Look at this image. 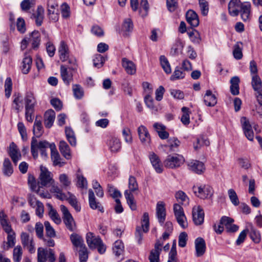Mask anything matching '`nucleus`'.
I'll list each match as a JSON object with an SVG mask.
<instances>
[{"label": "nucleus", "instance_id": "f257e3e1", "mask_svg": "<svg viewBox=\"0 0 262 262\" xmlns=\"http://www.w3.org/2000/svg\"><path fill=\"white\" fill-rule=\"evenodd\" d=\"M24 100L26 119L28 122H32L33 120L34 107L36 104V100L33 93L31 92H27Z\"/></svg>", "mask_w": 262, "mask_h": 262}, {"label": "nucleus", "instance_id": "f03ea898", "mask_svg": "<svg viewBox=\"0 0 262 262\" xmlns=\"http://www.w3.org/2000/svg\"><path fill=\"white\" fill-rule=\"evenodd\" d=\"M149 215L147 212H144L142 220L141 227H137L135 232V237L138 243L141 244L143 240V232H147L149 230Z\"/></svg>", "mask_w": 262, "mask_h": 262}, {"label": "nucleus", "instance_id": "7ed1b4c3", "mask_svg": "<svg viewBox=\"0 0 262 262\" xmlns=\"http://www.w3.org/2000/svg\"><path fill=\"white\" fill-rule=\"evenodd\" d=\"M51 145V144L45 140L38 142L36 138L33 137L31 143V151L32 156L34 159H36L38 157V149L40 151L43 152V149H47L49 147L50 148Z\"/></svg>", "mask_w": 262, "mask_h": 262}, {"label": "nucleus", "instance_id": "20e7f679", "mask_svg": "<svg viewBox=\"0 0 262 262\" xmlns=\"http://www.w3.org/2000/svg\"><path fill=\"white\" fill-rule=\"evenodd\" d=\"M60 210L62 213V219L66 227L71 231L76 229V223L68 208L64 205L60 206Z\"/></svg>", "mask_w": 262, "mask_h": 262}, {"label": "nucleus", "instance_id": "39448f33", "mask_svg": "<svg viewBox=\"0 0 262 262\" xmlns=\"http://www.w3.org/2000/svg\"><path fill=\"white\" fill-rule=\"evenodd\" d=\"M47 259L49 262H55L56 257L54 250L52 249L39 248L37 250L38 262H46Z\"/></svg>", "mask_w": 262, "mask_h": 262}, {"label": "nucleus", "instance_id": "423d86ee", "mask_svg": "<svg viewBox=\"0 0 262 262\" xmlns=\"http://www.w3.org/2000/svg\"><path fill=\"white\" fill-rule=\"evenodd\" d=\"M184 161V158L181 155L178 154L169 155L164 161V164L167 168H176L182 165Z\"/></svg>", "mask_w": 262, "mask_h": 262}, {"label": "nucleus", "instance_id": "0eeeda50", "mask_svg": "<svg viewBox=\"0 0 262 262\" xmlns=\"http://www.w3.org/2000/svg\"><path fill=\"white\" fill-rule=\"evenodd\" d=\"M39 179L38 185L45 187H49L55 181L51 172L42 166H40Z\"/></svg>", "mask_w": 262, "mask_h": 262}, {"label": "nucleus", "instance_id": "6e6552de", "mask_svg": "<svg viewBox=\"0 0 262 262\" xmlns=\"http://www.w3.org/2000/svg\"><path fill=\"white\" fill-rule=\"evenodd\" d=\"M173 212L179 225L183 229L187 228L188 223L182 206L178 204H174Z\"/></svg>", "mask_w": 262, "mask_h": 262}, {"label": "nucleus", "instance_id": "1a4fd4ad", "mask_svg": "<svg viewBox=\"0 0 262 262\" xmlns=\"http://www.w3.org/2000/svg\"><path fill=\"white\" fill-rule=\"evenodd\" d=\"M194 193L202 199L211 197L213 195V189L209 185L194 186L193 187Z\"/></svg>", "mask_w": 262, "mask_h": 262}, {"label": "nucleus", "instance_id": "9d476101", "mask_svg": "<svg viewBox=\"0 0 262 262\" xmlns=\"http://www.w3.org/2000/svg\"><path fill=\"white\" fill-rule=\"evenodd\" d=\"M192 218L195 225H201L204 223V212L200 206H195L192 209Z\"/></svg>", "mask_w": 262, "mask_h": 262}, {"label": "nucleus", "instance_id": "9b49d317", "mask_svg": "<svg viewBox=\"0 0 262 262\" xmlns=\"http://www.w3.org/2000/svg\"><path fill=\"white\" fill-rule=\"evenodd\" d=\"M137 132L141 142L145 145H149L151 138L147 128L141 125L138 127Z\"/></svg>", "mask_w": 262, "mask_h": 262}, {"label": "nucleus", "instance_id": "f8f14e48", "mask_svg": "<svg viewBox=\"0 0 262 262\" xmlns=\"http://www.w3.org/2000/svg\"><path fill=\"white\" fill-rule=\"evenodd\" d=\"M188 166L190 170L198 174L203 173L205 170L204 163L198 160H192L188 163Z\"/></svg>", "mask_w": 262, "mask_h": 262}, {"label": "nucleus", "instance_id": "ddd939ff", "mask_svg": "<svg viewBox=\"0 0 262 262\" xmlns=\"http://www.w3.org/2000/svg\"><path fill=\"white\" fill-rule=\"evenodd\" d=\"M148 157L155 171L159 173L162 172L163 170V165L159 156L155 153L151 152L149 153Z\"/></svg>", "mask_w": 262, "mask_h": 262}, {"label": "nucleus", "instance_id": "4468645a", "mask_svg": "<svg viewBox=\"0 0 262 262\" xmlns=\"http://www.w3.org/2000/svg\"><path fill=\"white\" fill-rule=\"evenodd\" d=\"M106 144L112 152H117L121 149V143L116 137L111 136L108 139Z\"/></svg>", "mask_w": 262, "mask_h": 262}, {"label": "nucleus", "instance_id": "2eb2a0df", "mask_svg": "<svg viewBox=\"0 0 262 262\" xmlns=\"http://www.w3.org/2000/svg\"><path fill=\"white\" fill-rule=\"evenodd\" d=\"M21 243L24 247L27 248L30 253L34 252V247L33 238L25 232H23L20 235Z\"/></svg>", "mask_w": 262, "mask_h": 262}, {"label": "nucleus", "instance_id": "dca6fc26", "mask_svg": "<svg viewBox=\"0 0 262 262\" xmlns=\"http://www.w3.org/2000/svg\"><path fill=\"white\" fill-rule=\"evenodd\" d=\"M156 215L158 221L162 225L165 221L166 209L164 202H158L156 206Z\"/></svg>", "mask_w": 262, "mask_h": 262}, {"label": "nucleus", "instance_id": "f3484780", "mask_svg": "<svg viewBox=\"0 0 262 262\" xmlns=\"http://www.w3.org/2000/svg\"><path fill=\"white\" fill-rule=\"evenodd\" d=\"M233 221L234 220L232 219L225 216L221 219L220 224H224L228 232H235L238 230V226L232 224Z\"/></svg>", "mask_w": 262, "mask_h": 262}, {"label": "nucleus", "instance_id": "a211bd4d", "mask_svg": "<svg viewBox=\"0 0 262 262\" xmlns=\"http://www.w3.org/2000/svg\"><path fill=\"white\" fill-rule=\"evenodd\" d=\"M86 243L91 249H96L98 244L101 243V239L95 236L92 232H88L86 235Z\"/></svg>", "mask_w": 262, "mask_h": 262}, {"label": "nucleus", "instance_id": "6ab92c4d", "mask_svg": "<svg viewBox=\"0 0 262 262\" xmlns=\"http://www.w3.org/2000/svg\"><path fill=\"white\" fill-rule=\"evenodd\" d=\"M243 3L239 0H231L228 4V10L232 16H237Z\"/></svg>", "mask_w": 262, "mask_h": 262}, {"label": "nucleus", "instance_id": "aec40b11", "mask_svg": "<svg viewBox=\"0 0 262 262\" xmlns=\"http://www.w3.org/2000/svg\"><path fill=\"white\" fill-rule=\"evenodd\" d=\"M195 249L196 256L200 257L202 256L206 251V243L205 240L202 237H198L195 240Z\"/></svg>", "mask_w": 262, "mask_h": 262}, {"label": "nucleus", "instance_id": "412c9836", "mask_svg": "<svg viewBox=\"0 0 262 262\" xmlns=\"http://www.w3.org/2000/svg\"><path fill=\"white\" fill-rule=\"evenodd\" d=\"M58 53L60 59L62 61H65L69 59V49L67 44L64 41H61L58 48Z\"/></svg>", "mask_w": 262, "mask_h": 262}, {"label": "nucleus", "instance_id": "4be33fe9", "mask_svg": "<svg viewBox=\"0 0 262 262\" xmlns=\"http://www.w3.org/2000/svg\"><path fill=\"white\" fill-rule=\"evenodd\" d=\"M251 4L248 2L243 3L239 9L241 18L244 21H247L250 18Z\"/></svg>", "mask_w": 262, "mask_h": 262}, {"label": "nucleus", "instance_id": "5701e85b", "mask_svg": "<svg viewBox=\"0 0 262 262\" xmlns=\"http://www.w3.org/2000/svg\"><path fill=\"white\" fill-rule=\"evenodd\" d=\"M187 23L192 27H196L199 24V20L197 14L193 10L188 11L186 14Z\"/></svg>", "mask_w": 262, "mask_h": 262}, {"label": "nucleus", "instance_id": "b1692460", "mask_svg": "<svg viewBox=\"0 0 262 262\" xmlns=\"http://www.w3.org/2000/svg\"><path fill=\"white\" fill-rule=\"evenodd\" d=\"M50 186L51 187L50 192L54 193L57 199L61 200H66L67 195L62 192V188L56 184L55 181Z\"/></svg>", "mask_w": 262, "mask_h": 262}, {"label": "nucleus", "instance_id": "393cba45", "mask_svg": "<svg viewBox=\"0 0 262 262\" xmlns=\"http://www.w3.org/2000/svg\"><path fill=\"white\" fill-rule=\"evenodd\" d=\"M89 201L92 209H98L102 212H103V207L99 202H96L94 192L91 189L89 190Z\"/></svg>", "mask_w": 262, "mask_h": 262}, {"label": "nucleus", "instance_id": "a878e982", "mask_svg": "<svg viewBox=\"0 0 262 262\" xmlns=\"http://www.w3.org/2000/svg\"><path fill=\"white\" fill-rule=\"evenodd\" d=\"M55 118V113L52 110L47 111L44 115V124L47 128L52 126Z\"/></svg>", "mask_w": 262, "mask_h": 262}, {"label": "nucleus", "instance_id": "bb28decb", "mask_svg": "<svg viewBox=\"0 0 262 262\" xmlns=\"http://www.w3.org/2000/svg\"><path fill=\"white\" fill-rule=\"evenodd\" d=\"M60 75L64 84L69 85L73 80V74L63 66L60 67Z\"/></svg>", "mask_w": 262, "mask_h": 262}, {"label": "nucleus", "instance_id": "cd10ccee", "mask_svg": "<svg viewBox=\"0 0 262 262\" xmlns=\"http://www.w3.org/2000/svg\"><path fill=\"white\" fill-rule=\"evenodd\" d=\"M31 18L35 19L37 26H41L44 18L43 7L41 6H38L36 12L32 14Z\"/></svg>", "mask_w": 262, "mask_h": 262}, {"label": "nucleus", "instance_id": "c85d7f7f", "mask_svg": "<svg viewBox=\"0 0 262 262\" xmlns=\"http://www.w3.org/2000/svg\"><path fill=\"white\" fill-rule=\"evenodd\" d=\"M51 151V159L53 161L54 165H59V166H63L64 163L61 162V158L59 153L56 149V146L54 144L50 146Z\"/></svg>", "mask_w": 262, "mask_h": 262}, {"label": "nucleus", "instance_id": "c756f323", "mask_svg": "<svg viewBox=\"0 0 262 262\" xmlns=\"http://www.w3.org/2000/svg\"><path fill=\"white\" fill-rule=\"evenodd\" d=\"M122 64L127 74L130 75L135 74L136 71V66L133 62L126 58H123L122 59Z\"/></svg>", "mask_w": 262, "mask_h": 262}, {"label": "nucleus", "instance_id": "7c9ffc66", "mask_svg": "<svg viewBox=\"0 0 262 262\" xmlns=\"http://www.w3.org/2000/svg\"><path fill=\"white\" fill-rule=\"evenodd\" d=\"M204 102L208 106H213L217 103V99L210 90H207L204 97Z\"/></svg>", "mask_w": 262, "mask_h": 262}, {"label": "nucleus", "instance_id": "2f4dec72", "mask_svg": "<svg viewBox=\"0 0 262 262\" xmlns=\"http://www.w3.org/2000/svg\"><path fill=\"white\" fill-rule=\"evenodd\" d=\"M9 156L15 165L17 164L21 157V155L18 152L17 146L13 142L10 145Z\"/></svg>", "mask_w": 262, "mask_h": 262}, {"label": "nucleus", "instance_id": "473e14b6", "mask_svg": "<svg viewBox=\"0 0 262 262\" xmlns=\"http://www.w3.org/2000/svg\"><path fill=\"white\" fill-rule=\"evenodd\" d=\"M59 150L62 155L67 159L71 158L70 148L68 144L64 141H61L59 145Z\"/></svg>", "mask_w": 262, "mask_h": 262}, {"label": "nucleus", "instance_id": "72a5a7b5", "mask_svg": "<svg viewBox=\"0 0 262 262\" xmlns=\"http://www.w3.org/2000/svg\"><path fill=\"white\" fill-rule=\"evenodd\" d=\"M2 171L4 176L10 177L13 172V168L10 160L8 158L5 159L2 167Z\"/></svg>", "mask_w": 262, "mask_h": 262}, {"label": "nucleus", "instance_id": "f704fd0d", "mask_svg": "<svg viewBox=\"0 0 262 262\" xmlns=\"http://www.w3.org/2000/svg\"><path fill=\"white\" fill-rule=\"evenodd\" d=\"M65 134L66 138L69 141V143L72 146L76 145V138L74 131L70 127H66Z\"/></svg>", "mask_w": 262, "mask_h": 262}, {"label": "nucleus", "instance_id": "c9c22d12", "mask_svg": "<svg viewBox=\"0 0 262 262\" xmlns=\"http://www.w3.org/2000/svg\"><path fill=\"white\" fill-rule=\"evenodd\" d=\"M32 62V58L30 56L26 55L22 61L21 71L25 74H28L30 71Z\"/></svg>", "mask_w": 262, "mask_h": 262}, {"label": "nucleus", "instance_id": "e433bc0d", "mask_svg": "<svg viewBox=\"0 0 262 262\" xmlns=\"http://www.w3.org/2000/svg\"><path fill=\"white\" fill-rule=\"evenodd\" d=\"M70 239L73 245L76 247L81 248L83 246H85L82 237L76 233L72 234L70 236Z\"/></svg>", "mask_w": 262, "mask_h": 262}, {"label": "nucleus", "instance_id": "4c0bfd02", "mask_svg": "<svg viewBox=\"0 0 262 262\" xmlns=\"http://www.w3.org/2000/svg\"><path fill=\"white\" fill-rule=\"evenodd\" d=\"M38 117L36 116L34 123L33 131L36 137L39 138L41 136L43 131L41 121L40 119H38Z\"/></svg>", "mask_w": 262, "mask_h": 262}, {"label": "nucleus", "instance_id": "58836bf2", "mask_svg": "<svg viewBox=\"0 0 262 262\" xmlns=\"http://www.w3.org/2000/svg\"><path fill=\"white\" fill-rule=\"evenodd\" d=\"M40 35L38 31H34L32 32L28 38L29 41L32 43V47L33 49L37 48L40 44Z\"/></svg>", "mask_w": 262, "mask_h": 262}, {"label": "nucleus", "instance_id": "ea45409f", "mask_svg": "<svg viewBox=\"0 0 262 262\" xmlns=\"http://www.w3.org/2000/svg\"><path fill=\"white\" fill-rule=\"evenodd\" d=\"M9 230H4L7 234V242L8 248H12L15 245V233L10 227Z\"/></svg>", "mask_w": 262, "mask_h": 262}, {"label": "nucleus", "instance_id": "a19ab883", "mask_svg": "<svg viewBox=\"0 0 262 262\" xmlns=\"http://www.w3.org/2000/svg\"><path fill=\"white\" fill-rule=\"evenodd\" d=\"M67 194L69 197H67L66 199L68 200L70 204L75 209L77 212H79L80 211L81 207L76 196L70 192H68Z\"/></svg>", "mask_w": 262, "mask_h": 262}, {"label": "nucleus", "instance_id": "79ce46f5", "mask_svg": "<svg viewBox=\"0 0 262 262\" xmlns=\"http://www.w3.org/2000/svg\"><path fill=\"white\" fill-rule=\"evenodd\" d=\"M124 196L130 209L132 210H136L137 206L133 194L128 190H125L124 192Z\"/></svg>", "mask_w": 262, "mask_h": 262}, {"label": "nucleus", "instance_id": "37998d69", "mask_svg": "<svg viewBox=\"0 0 262 262\" xmlns=\"http://www.w3.org/2000/svg\"><path fill=\"white\" fill-rule=\"evenodd\" d=\"M7 215L5 214L4 210H1L0 211V223L1 225L2 226L4 230H8L11 227L10 225L8 220L7 219Z\"/></svg>", "mask_w": 262, "mask_h": 262}, {"label": "nucleus", "instance_id": "c03bdc74", "mask_svg": "<svg viewBox=\"0 0 262 262\" xmlns=\"http://www.w3.org/2000/svg\"><path fill=\"white\" fill-rule=\"evenodd\" d=\"M160 61L164 72L167 74H170L171 72V69L167 58L164 55H161L160 57Z\"/></svg>", "mask_w": 262, "mask_h": 262}, {"label": "nucleus", "instance_id": "a18cd8bd", "mask_svg": "<svg viewBox=\"0 0 262 262\" xmlns=\"http://www.w3.org/2000/svg\"><path fill=\"white\" fill-rule=\"evenodd\" d=\"M251 85L254 91L262 89V81L258 75L252 76Z\"/></svg>", "mask_w": 262, "mask_h": 262}, {"label": "nucleus", "instance_id": "49530a36", "mask_svg": "<svg viewBox=\"0 0 262 262\" xmlns=\"http://www.w3.org/2000/svg\"><path fill=\"white\" fill-rule=\"evenodd\" d=\"M114 253L117 256H120L123 252L124 250V245L120 240L116 241L113 248Z\"/></svg>", "mask_w": 262, "mask_h": 262}, {"label": "nucleus", "instance_id": "de8ad7c7", "mask_svg": "<svg viewBox=\"0 0 262 262\" xmlns=\"http://www.w3.org/2000/svg\"><path fill=\"white\" fill-rule=\"evenodd\" d=\"M73 92L74 97L76 99H81L84 96L83 88L79 84H74L73 86Z\"/></svg>", "mask_w": 262, "mask_h": 262}, {"label": "nucleus", "instance_id": "09e8293b", "mask_svg": "<svg viewBox=\"0 0 262 262\" xmlns=\"http://www.w3.org/2000/svg\"><path fill=\"white\" fill-rule=\"evenodd\" d=\"M59 181L63 189H67L71 185V181L68 176L65 173L60 174L59 176Z\"/></svg>", "mask_w": 262, "mask_h": 262}, {"label": "nucleus", "instance_id": "8fccbe9b", "mask_svg": "<svg viewBox=\"0 0 262 262\" xmlns=\"http://www.w3.org/2000/svg\"><path fill=\"white\" fill-rule=\"evenodd\" d=\"M145 103L149 108L152 112L158 111V107L154 105V100L150 95L147 94L144 98Z\"/></svg>", "mask_w": 262, "mask_h": 262}, {"label": "nucleus", "instance_id": "3c124183", "mask_svg": "<svg viewBox=\"0 0 262 262\" xmlns=\"http://www.w3.org/2000/svg\"><path fill=\"white\" fill-rule=\"evenodd\" d=\"M182 112L183 115L181 117V120L184 125H188L190 123L189 118V109L187 107H183L182 108Z\"/></svg>", "mask_w": 262, "mask_h": 262}, {"label": "nucleus", "instance_id": "603ef678", "mask_svg": "<svg viewBox=\"0 0 262 262\" xmlns=\"http://www.w3.org/2000/svg\"><path fill=\"white\" fill-rule=\"evenodd\" d=\"M250 236L252 240L255 243H258L260 241V234L253 226H251Z\"/></svg>", "mask_w": 262, "mask_h": 262}, {"label": "nucleus", "instance_id": "864d4df0", "mask_svg": "<svg viewBox=\"0 0 262 262\" xmlns=\"http://www.w3.org/2000/svg\"><path fill=\"white\" fill-rule=\"evenodd\" d=\"M23 255V250L20 246H17L13 250V257L14 262H20Z\"/></svg>", "mask_w": 262, "mask_h": 262}, {"label": "nucleus", "instance_id": "5fc2aeb1", "mask_svg": "<svg viewBox=\"0 0 262 262\" xmlns=\"http://www.w3.org/2000/svg\"><path fill=\"white\" fill-rule=\"evenodd\" d=\"M12 90V82L11 78L7 77L5 82V96L9 98L11 96Z\"/></svg>", "mask_w": 262, "mask_h": 262}, {"label": "nucleus", "instance_id": "6e6d98bb", "mask_svg": "<svg viewBox=\"0 0 262 262\" xmlns=\"http://www.w3.org/2000/svg\"><path fill=\"white\" fill-rule=\"evenodd\" d=\"M175 197L177 201L181 202L182 204H188L189 199L183 191H178L175 194Z\"/></svg>", "mask_w": 262, "mask_h": 262}, {"label": "nucleus", "instance_id": "4d7b16f0", "mask_svg": "<svg viewBox=\"0 0 262 262\" xmlns=\"http://www.w3.org/2000/svg\"><path fill=\"white\" fill-rule=\"evenodd\" d=\"M128 188L127 190L129 192H132L138 189V185L135 177L130 176L128 180Z\"/></svg>", "mask_w": 262, "mask_h": 262}, {"label": "nucleus", "instance_id": "13d9d810", "mask_svg": "<svg viewBox=\"0 0 262 262\" xmlns=\"http://www.w3.org/2000/svg\"><path fill=\"white\" fill-rule=\"evenodd\" d=\"M50 209L49 214L51 219L56 224H59L61 223L60 217L56 210H55L51 205H49Z\"/></svg>", "mask_w": 262, "mask_h": 262}, {"label": "nucleus", "instance_id": "bf43d9fd", "mask_svg": "<svg viewBox=\"0 0 262 262\" xmlns=\"http://www.w3.org/2000/svg\"><path fill=\"white\" fill-rule=\"evenodd\" d=\"M44 225L46 235L50 238L55 237L56 236L55 231L51 226L50 223L48 221H46L44 223Z\"/></svg>", "mask_w": 262, "mask_h": 262}, {"label": "nucleus", "instance_id": "052dcab7", "mask_svg": "<svg viewBox=\"0 0 262 262\" xmlns=\"http://www.w3.org/2000/svg\"><path fill=\"white\" fill-rule=\"evenodd\" d=\"M185 73L179 68L176 67L173 74L170 77L171 80H176L185 77Z\"/></svg>", "mask_w": 262, "mask_h": 262}, {"label": "nucleus", "instance_id": "680f3d73", "mask_svg": "<svg viewBox=\"0 0 262 262\" xmlns=\"http://www.w3.org/2000/svg\"><path fill=\"white\" fill-rule=\"evenodd\" d=\"M107 191L110 195L114 199H118L121 196L120 192L112 184L107 185Z\"/></svg>", "mask_w": 262, "mask_h": 262}, {"label": "nucleus", "instance_id": "e2e57ef3", "mask_svg": "<svg viewBox=\"0 0 262 262\" xmlns=\"http://www.w3.org/2000/svg\"><path fill=\"white\" fill-rule=\"evenodd\" d=\"M28 183L33 191H36L38 188L40 187V185H38V183L37 184L35 177L31 174H28Z\"/></svg>", "mask_w": 262, "mask_h": 262}, {"label": "nucleus", "instance_id": "0e129e2a", "mask_svg": "<svg viewBox=\"0 0 262 262\" xmlns=\"http://www.w3.org/2000/svg\"><path fill=\"white\" fill-rule=\"evenodd\" d=\"M190 40L194 43H199L200 41V34L198 31L195 30H193L191 31L187 32Z\"/></svg>", "mask_w": 262, "mask_h": 262}, {"label": "nucleus", "instance_id": "69168bd1", "mask_svg": "<svg viewBox=\"0 0 262 262\" xmlns=\"http://www.w3.org/2000/svg\"><path fill=\"white\" fill-rule=\"evenodd\" d=\"M228 193L232 203L235 206H237L239 202L235 191L233 189H230L228 191Z\"/></svg>", "mask_w": 262, "mask_h": 262}, {"label": "nucleus", "instance_id": "338daca9", "mask_svg": "<svg viewBox=\"0 0 262 262\" xmlns=\"http://www.w3.org/2000/svg\"><path fill=\"white\" fill-rule=\"evenodd\" d=\"M104 62V58L100 54H96L93 59V64L94 67L98 68L101 67Z\"/></svg>", "mask_w": 262, "mask_h": 262}, {"label": "nucleus", "instance_id": "774afa93", "mask_svg": "<svg viewBox=\"0 0 262 262\" xmlns=\"http://www.w3.org/2000/svg\"><path fill=\"white\" fill-rule=\"evenodd\" d=\"M233 48V55L234 57L237 60L242 59L243 57L242 50L239 45V43L237 42L235 44Z\"/></svg>", "mask_w": 262, "mask_h": 262}]
</instances>
